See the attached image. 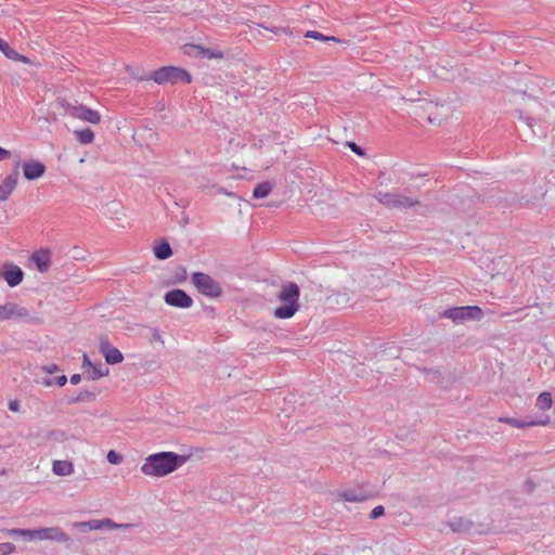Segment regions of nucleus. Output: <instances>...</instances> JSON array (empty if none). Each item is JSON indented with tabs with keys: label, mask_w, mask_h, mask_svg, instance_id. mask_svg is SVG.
I'll return each instance as SVG.
<instances>
[{
	"label": "nucleus",
	"mask_w": 555,
	"mask_h": 555,
	"mask_svg": "<svg viewBox=\"0 0 555 555\" xmlns=\"http://www.w3.org/2000/svg\"><path fill=\"white\" fill-rule=\"evenodd\" d=\"M185 461L186 456L179 455L175 452H158L145 459L141 466V472L146 476L164 477L182 466Z\"/></svg>",
	"instance_id": "nucleus-1"
},
{
	"label": "nucleus",
	"mask_w": 555,
	"mask_h": 555,
	"mask_svg": "<svg viewBox=\"0 0 555 555\" xmlns=\"http://www.w3.org/2000/svg\"><path fill=\"white\" fill-rule=\"evenodd\" d=\"M299 296L300 288L296 283L288 282L282 285L278 299L283 302L282 306L278 307L273 314L276 319H289L299 309Z\"/></svg>",
	"instance_id": "nucleus-2"
},
{
	"label": "nucleus",
	"mask_w": 555,
	"mask_h": 555,
	"mask_svg": "<svg viewBox=\"0 0 555 555\" xmlns=\"http://www.w3.org/2000/svg\"><path fill=\"white\" fill-rule=\"evenodd\" d=\"M55 105L57 108L63 109V114L70 115L74 118L81 119L92 125H96L101 121L100 113L85 105H73L63 98H57Z\"/></svg>",
	"instance_id": "nucleus-3"
},
{
	"label": "nucleus",
	"mask_w": 555,
	"mask_h": 555,
	"mask_svg": "<svg viewBox=\"0 0 555 555\" xmlns=\"http://www.w3.org/2000/svg\"><path fill=\"white\" fill-rule=\"evenodd\" d=\"M158 85L170 82L171 85L183 82L190 83L192 78L189 72L180 67L164 66L156 69L150 77Z\"/></svg>",
	"instance_id": "nucleus-4"
},
{
	"label": "nucleus",
	"mask_w": 555,
	"mask_h": 555,
	"mask_svg": "<svg viewBox=\"0 0 555 555\" xmlns=\"http://www.w3.org/2000/svg\"><path fill=\"white\" fill-rule=\"evenodd\" d=\"M374 197L383 206L387 208H409L414 207L416 205H420L418 199H413L411 197H408L401 193L396 192H382L378 191L375 193Z\"/></svg>",
	"instance_id": "nucleus-5"
},
{
	"label": "nucleus",
	"mask_w": 555,
	"mask_h": 555,
	"mask_svg": "<svg viewBox=\"0 0 555 555\" xmlns=\"http://www.w3.org/2000/svg\"><path fill=\"white\" fill-rule=\"evenodd\" d=\"M191 280L196 289L206 297L218 298L222 295L221 285L204 272H194Z\"/></svg>",
	"instance_id": "nucleus-6"
},
{
	"label": "nucleus",
	"mask_w": 555,
	"mask_h": 555,
	"mask_svg": "<svg viewBox=\"0 0 555 555\" xmlns=\"http://www.w3.org/2000/svg\"><path fill=\"white\" fill-rule=\"evenodd\" d=\"M442 317L451 319L455 323H464L468 320H480L483 312L477 306H463L444 310Z\"/></svg>",
	"instance_id": "nucleus-7"
},
{
	"label": "nucleus",
	"mask_w": 555,
	"mask_h": 555,
	"mask_svg": "<svg viewBox=\"0 0 555 555\" xmlns=\"http://www.w3.org/2000/svg\"><path fill=\"white\" fill-rule=\"evenodd\" d=\"M167 305L177 308H190L193 305V299L183 289L176 288L167 292L164 296Z\"/></svg>",
	"instance_id": "nucleus-8"
},
{
	"label": "nucleus",
	"mask_w": 555,
	"mask_h": 555,
	"mask_svg": "<svg viewBox=\"0 0 555 555\" xmlns=\"http://www.w3.org/2000/svg\"><path fill=\"white\" fill-rule=\"evenodd\" d=\"M99 350L108 364H118L124 361L122 353L114 347L106 337H100Z\"/></svg>",
	"instance_id": "nucleus-9"
},
{
	"label": "nucleus",
	"mask_w": 555,
	"mask_h": 555,
	"mask_svg": "<svg viewBox=\"0 0 555 555\" xmlns=\"http://www.w3.org/2000/svg\"><path fill=\"white\" fill-rule=\"evenodd\" d=\"M21 165L20 160L15 162L14 170L8 175L4 180L0 183V201L4 202L9 199L10 195L13 193L17 185L18 181V167Z\"/></svg>",
	"instance_id": "nucleus-10"
},
{
	"label": "nucleus",
	"mask_w": 555,
	"mask_h": 555,
	"mask_svg": "<svg viewBox=\"0 0 555 555\" xmlns=\"http://www.w3.org/2000/svg\"><path fill=\"white\" fill-rule=\"evenodd\" d=\"M0 276L5 280L10 287H15L22 283L24 272L16 264L7 262L0 271Z\"/></svg>",
	"instance_id": "nucleus-11"
},
{
	"label": "nucleus",
	"mask_w": 555,
	"mask_h": 555,
	"mask_svg": "<svg viewBox=\"0 0 555 555\" xmlns=\"http://www.w3.org/2000/svg\"><path fill=\"white\" fill-rule=\"evenodd\" d=\"M35 540H51L55 542H67L69 537L59 527L35 529Z\"/></svg>",
	"instance_id": "nucleus-12"
},
{
	"label": "nucleus",
	"mask_w": 555,
	"mask_h": 555,
	"mask_svg": "<svg viewBox=\"0 0 555 555\" xmlns=\"http://www.w3.org/2000/svg\"><path fill=\"white\" fill-rule=\"evenodd\" d=\"M29 315L28 310L15 302H7L0 305V321L10 320L14 318H27Z\"/></svg>",
	"instance_id": "nucleus-13"
},
{
	"label": "nucleus",
	"mask_w": 555,
	"mask_h": 555,
	"mask_svg": "<svg viewBox=\"0 0 555 555\" xmlns=\"http://www.w3.org/2000/svg\"><path fill=\"white\" fill-rule=\"evenodd\" d=\"M73 527L78 529L80 532H89L91 530H101L103 528L112 529L115 527V522L109 518L93 519L88 521H76Z\"/></svg>",
	"instance_id": "nucleus-14"
},
{
	"label": "nucleus",
	"mask_w": 555,
	"mask_h": 555,
	"mask_svg": "<svg viewBox=\"0 0 555 555\" xmlns=\"http://www.w3.org/2000/svg\"><path fill=\"white\" fill-rule=\"evenodd\" d=\"M184 53L190 56L195 57H206V59H222L223 53L219 50L211 51L204 47L197 44H185L183 47Z\"/></svg>",
	"instance_id": "nucleus-15"
},
{
	"label": "nucleus",
	"mask_w": 555,
	"mask_h": 555,
	"mask_svg": "<svg viewBox=\"0 0 555 555\" xmlns=\"http://www.w3.org/2000/svg\"><path fill=\"white\" fill-rule=\"evenodd\" d=\"M46 172V166L38 162H25L23 164V175L27 180H36L42 177Z\"/></svg>",
	"instance_id": "nucleus-16"
},
{
	"label": "nucleus",
	"mask_w": 555,
	"mask_h": 555,
	"mask_svg": "<svg viewBox=\"0 0 555 555\" xmlns=\"http://www.w3.org/2000/svg\"><path fill=\"white\" fill-rule=\"evenodd\" d=\"M338 500H343L346 502H363L369 496L363 490L358 489H347L341 490L336 493Z\"/></svg>",
	"instance_id": "nucleus-17"
},
{
	"label": "nucleus",
	"mask_w": 555,
	"mask_h": 555,
	"mask_svg": "<svg viewBox=\"0 0 555 555\" xmlns=\"http://www.w3.org/2000/svg\"><path fill=\"white\" fill-rule=\"evenodd\" d=\"M31 260L35 262L38 271L43 273L50 268L51 254L48 249H41L33 254Z\"/></svg>",
	"instance_id": "nucleus-18"
},
{
	"label": "nucleus",
	"mask_w": 555,
	"mask_h": 555,
	"mask_svg": "<svg viewBox=\"0 0 555 555\" xmlns=\"http://www.w3.org/2000/svg\"><path fill=\"white\" fill-rule=\"evenodd\" d=\"M499 421L502 423L508 424L513 427H516V428H522L526 426H544L548 423V417L546 416L544 420L526 421V422L519 421L516 418H512V417H500Z\"/></svg>",
	"instance_id": "nucleus-19"
},
{
	"label": "nucleus",
	"mask_w": 555,
	"mask_h": 555,
	"mask_svg": "<svg viewBox=\"0 0 555 555\" xmlns=\"http://www.w3.org/2000/svg\"><path fill=\"white\" fill-rule=\"evenodd\" d=\"M52 470L57 476H69L74 472V466L69 461H54Z\"/></svg>",
	"instance_id": "nucleus-20"
},
{
	"label": "nucleus",
	"mask_w": 555,
	"mask_h": 555,
	"mask_svg": "<svg viewBox=\"0 0 555 555\" xmlns=\"http://www.w3.org/2000/svg\"><path fill=\"white\" fill-rule=\"evenodd\" d=\"M0 51H2L7 57L10 60L22 61L24 63H28V59L24 55L18 54L10 44L0 39Z\"/></svg>",
	"instance_id": "nucleus-21"
},
{
	"label": "nucleus",
	"mask_w": 555,
	"mask_h": 555,
	"mask_svg": "<svg viewBox=\"0 0 555 555\" xmlns=\"http://www.w3.org/2000/svg\"><path fill=\"white\" fill-rule=\"evenodd\" d=\"M448 525L453 532H468L473 527L470 521L463 518L453 519Z\"/></svg>",
	"instance_id": "nucleus-22"
},
{
	"label": "nucleus",
	"mask_w": 555,
	"mask_h": 555,
	"mask_svg": "<svg viewBox=\"0 0 555 555\" xmlns=\"http://www.w3.org/2000/svg\"><path fill=\"white\" fill-rule=\"evenodd\" d=\"M272 189L273 184L269 181L258 183L253 191V197L264 198L271 193Z\"/></svg>",
	"instance_id": "nucleus-23"
},
{
	"label": "nucleus",
	"mask_w": 555,
	"mask_h": 555,
	"mask_svg": "<svg viewBox=\"0 0 555 555\" xmlns=\"http://www.w3.org/2000/svg\"><path fill=\"white\" fill-rule=\"evenodd\" d=\"M154 255L159 260H166L172 255V249L167 241H163L154 247Z\"/></svg>",
	"instance_id": "nucleus-24"
},
{
	"label": "nucleus",
	"mask_w": 555,
	"mask_h": 555,
	"mask_svg": "<svg viewBox=\"0 0 555 555\" xmlns=\"http://www.w3.org/2000/svg\"><path fill=\"white\" fill-rule=\"evenodd\" d=\"M74 133H75L76 139L81 144H90L94 140V132L89 128H86L82 130H76Z\"/></svg>",
	"instance_id": "nucleus-25"
},
{
	"label": "nucleus",
	"mask_w": 555,
	"mask_h": 555,
	"mask_svg": "<svg viewBox=\"0 0 555 555\" xmlns=\"http://www.w3.org/2000/svg\"><path fill=\"white\" fill-rule=\"evenodd\" d=\"M552 396L550 392H541L539 395V397L537 398V408L542 410V411H545V410H548L551 409L552 406Z\"/></svg>",
	"instance_id": "nucleus-26"
},
{
	"label": "nucleus",
	"mask_w": 555,
	"mask_h": 555,
	"mask_svg": "<svg viewBox=\"0 0 555 555\" xmlns=\"http://www.w3.org/2000/svg\"><path fill=\"white\" fill-rule=\"evenodd\" d=\"M9 535L14 538V539H17V538H22V539H25V540H35V530H29V529H11L8 531Z\"/></svg>",
	"instance_id": "nucleus-27"
},
{
	"label": "nucleus",
	"mask_w": 555,
	"mask_h": 555,
	"mask_svg": "<svg viewBox=\"0 0 555 555\" xmlns=\"http://www.w3.org/2000/svg\"><path fill=\"white\" fill-rule=\"evenodd\" d=\"M108 374V369L104 367L102 364L94 365L90 369V371H87L88 378L95 380L99 379L102 376H106Z\"/></svg>",
	"instance_id": "nucleus-28"
},
{
	"label": "nucleus",
	"mask_w": 555,
	"mask_h": 555,
	"mask_svg": "<svg viewBox=\"0 0 555 555\" xmlns=\"http://www.w3.org/2000/svg\"><path fill=\"white\" fill-rule=\"evenodd\" d=\"M421 371L425 374V379L427 382L440 384L441 372L439 370L423 367Z\"/></svg>",
	"instance_id": "nucleus-29"
},
{
	"label": "nucleus",
	"mask_w": 555,
	"mask_h": 555,
	"mask_svg": "<svg viewBox=\"0 0 555 555\" xmlns=\"http://www.w3.org/2000/svg\"><path fill=\"white\" fill-rule=\"evenodd\" d=\"M305 37L306 38H311V39H315V40H323V41H335V42H339L340 40L336 37H328V36H324L323 34L319 33V31H314V30H308L306 34H305Z\"/></svg>",
	"instance_id": "nucleus-30"
},
{
	"label": "nucleus",
	"mask_w": 555,
	"mask_h": 555,
	"mask_svg": "<svg viewBox=\"0 0 555 555\" xmlns=\"http://www.w3.org/2000/svg\"><path fill=\"white\" fill-rule=\"evenodd\" d=\"M95 395L88 390H81L77 397L73 398L70 402H90L94 400Z\"/></svg>",
	"instance_id": "nucleus-31"
},
{
	"label": "nucleus",
	"mask_w": 555,
	"mask_h": 555,
	"mask_svg": "<svg viewBox=\"0 0 555 555\" xmlns=\"http://www.w3.org/2000/svg\"><path fill=\"white\" fill-rule=\"evenodd\" d=\"M107 461L113 465H119L122 462V456L114 450L108 451Z\"/></svg>",
	"instance_id": "nucleus-32"
},
{
	"label": "nucleus",
	"mask_w": 555,
	"mask_h": 555,
	"mask_svg": "<svg viewBox=\"0 0 555 555\" xmlns=\"http://www.w3.org/2000/svg\"><path fill=\"white\" fill-rule=\"evenodd\" d=\"M67 383V377L65 375H60L55 378V382L48 378L43 380V384L46 386H52L53 384H56L57 386L62 387Z\"/></svg>",
	"instance_id": "nucleus-33"
},
{
	"label": "nucleus",
	"mask_w": 555,
	"mask_h": 555,
	"mask_svg": "<svg viewBox=\"0 0 555 555\" xmlns=\"http://www.w3.org/2000/svg\"><path fill=\"white\" fill-rule=\"evenodd\" d=\"M49 440H53V441H57V442H61V441H64L66 439V435L64 431L62 430H53L49 434V437H48Z\"/></svg>",
	"instance_id": "nucleus-34"
},
{
	"label": "nucleus",
	"mask_w": 555,
	"mask_h": 555,
	"mask_svg": "<svg viewBox=\"0 0 555 555\" xmlns=\"http://www.w3.org/2000/svg\"><path fill=\"white\" fill-rule=\"evenodd\" d=\"M15 551V545L10 543V542H5V543H0V555H9L11 553H13Z\"/></svg>",
	"instance_id": "nucleus-35"
},
{
	"label": "nucleus",
	"mask_w": 555,
	"mask_h": 555,
	"mask_svg": "<svg viewBox=\"0 0 555 555\" xmlns=\"http://www.w3.org/2000/svg\"><path fill=\"white\" fill-rule=\"evenodd\" d=\"M384 513H385L384 506H382V505L375 506L370 514V518L375 520V519L379 518L380 516H383Z\"/></svg>",
	"instance_id": "nucleus-36"
},
{
	"label": "nucleus",
	"mask_w": 555,
	"mask_h": 555,
	"mask_svg": "<svg viewBox=\"0 0 555 555\" xmlns=\"http://www.w3.org/2000/svg\"><path fill=\"white\" fill-rule=\"evenodd\" d=\"M538 199L539 196L527 197L526 195H522L518 202L522 205H534Z\"/></svg>",
	"instance_id": "nucleus-37"
},
{
	"label": "nucleus",
	"mask_w": 555,
	"mask_h": 555,
	"mask_svg": "<svg viewBox=\"0 0 555 555\" xmlns=\"http://www.w3.org/2000/svg\"><path fill=\"white\" fill-rule=\"evenodd\" d=\"M348 146L350 147V150L356 153L357 155H360V156H363L364 155V151L361 146H359L357 143L354 142H348Z\"/></svg>",
	"instance_id": "nucleus-38"
},
{
	"label": "nucleus",
	"mask_w": 555,
	"mask_h": 555,
	"mask_svg": "<svg viewBox=\"0 0 555 555\" xmlns=\"http://www.w3.org/2000/svg\"><path fill=\"white\" fill-rule=\"evenodd\" d=\"M91 367H93V363L90 361L87 354H83L82 369L87 373V371H90Z\"/></svg>",
	"instance_id": "nucleus-39"
},
{
	"label": "nucleus",
	"mask_w": 555,
	"mask_h": 555,
	"mask_svg": "<svg viewBox=\"0 0 555 555\" xmlns=\"http://www.w3.org/2000/svg\"><path fill=\"white\" fill-rule=\"evenodd\" d=\"M42 371H44L48 374H53L59 371V366L56 364H49L42 366Z\"/></svg>",
	"instance_id": "nucleus-40"
},
{
	"label": "nucleus",
	"mask_w": 555,
	"mask_h": 555,
	"mask_svg": "<svg viewBox=\"0 0 555 555\" xmlns=\"http://www.w3.org/2000/svg\"><path fill=\"white\" fill-rule=\"evenodd\" d=\"M11 157V152L0 146V162Z\"/></svg>",
	"instance_id": "nucleus-41"
},
{
	"label": "nucleus",
	"mask_w": 555,
	"mask_h": 555,
	"mask_svg": "<svg viewBox=\"0 0 555 555\" xmlns=\"http://www.w3.org/2000/svg\"><path fill=\"white\" fill-rule=\"evenodd\" d=\"M80 380H81V376H80V374H74V375H72V377H70V383H72L73 385H77Z\"/></svg>",
	"instance_id": "nucleus-42"
},
{
	"label": "nucleus",
	"mask_w": 555,
	"mask_h": 555,
	"mask_svg": "<svg viewBox=\"0 0 555 555\" xmlns=\"http://www.w3.org/2000/svg\"><path fill=\"white\" fill-rule=\"evenodd\" d=\"M18 402L17 401H10L9 409L13 412L18 411Z\"/></svg>",
	"instance_id": "nucleus-43"
},
{
	"label": "nucleus",
	"mask_w": 555,
	"mask_h": 555,
	"mask_svg": "<svg viewBox=\"0 0 555 555\" xmlns=\"http://www.w3.org/2000/svg\"><path fill=\"white\" fill-rule=\"evenodd\" d=\"M131 527H133L132 524H115V527L113 529H116V528L128 529V528H131Z\"/></svg>",
	"instance_id": "nucleus-44"
},
{
	"label": "nucleus",
	"mask_w": 555,
	"mask_h": 555,
	"mask_svg": "<svg viewBox=\"0 0 555 555\" xmlns=\"http://www.w3.org/2000/svg\"><path fill=\"white\" fill-rule=\"evenodd\" d=\"M525 121H526V124H527V126L529 128H532V126H533V119L532 118L526 117Z\"/></svg>",
	"instance_id": "nucleus-45"
},
{
	"label": "nucleus",
	"mask_w": 555,
	"mask_h": 555,
	"mask_svg": "<svg viewBox=\"0 0 555 555\" xmlns=\"http://www.w3.org/2000/svg\"><path fill=\"white\" fill-rule=\"evenodd\" d=\"M153 338H154L155 340H159V339H160V335H159V333H158V332H154V334H153Z\"/></svg>",
	"instance_id": "nucleus-46"
},
{
	"label": "nucleus",
	"mask_w": 555,
	"mask_h": 555,
	"mask_svg": "<svg viewBox=\"0 0 555 555\" xmlns=\"http://www.w3.org/2000/svg\"><path fill=\"white\" fill-rule=\"evenodd\" d=\"M185 274H186V272H185V270L183 269V274H182V273H179V276H181V278L179 279V281H183V280L185 279Z\"/></svg>",
	"instance_id": "nucleus-47"
},
{
	"label": "nucleus",
	"mask_w": 555,
	"mask_h": 555,
	"mask_svg": "<svg viewBox=\"0 0 555 555\" xmlns=\"http://www.w3.org/2000/svg\"><path fill=\"white\" fill-rule=\"evenodd\" d=\"M185 274H186V272H185V270L183 269V274H182V273H179V276H181V278L179 279V281H183V280L185 279Z\"/></svg>",
	"instance_id": "nucleus-48"
},
{
	"label": "nucleus",
	"mask_w": 555,
	"mask_h": 555,
	"mask_svg": "<svg viewBox=\"0 0 555 555\" xmlns=\"http://www.w3.org/2000/svg\"><path fill=\"white\" fill-rule=\"evenodd\" d=\"M314 555H327V554L315 553Z\"/></svg>",
	"instance_id": "nucleus-49"
}]
</instances>
